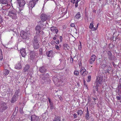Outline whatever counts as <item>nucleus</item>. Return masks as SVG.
I'll use <instances>...</instances> for the list:
<instances>
[{
    "instance_id": "obj_7",
    "label": "nucleus",
    "mask_w": 121,
    "mask_h": 121,
    "mask_svg": "<svg viewBox=\"0 0 121 121\" xmlns=\"http://www.w3.org/2000/svg\"><path fill=\"white\" fill-rule=\"evenodd\" d=\"M80 73L83 76H86L88 73V72L84 67H82L80 69Z\"/></svg>"
},
{
    "instance_id": "obj_9",
    "label": "nucleus",
    "mask_w": 121,
    "mask_h": 121,
    "mask_svg": "<svg viewBox=\"0 0 121 121\" xmlns=\"http://www.w3.org/2000/svg\"><path fill=\"white\" fill-rule=\"evenodd\" d=\"M102 77L101 76H99L97 77V79L95 82V84H100L101 85V83L102 81Z\"/></svg>"
},
{
    "instance_id": "obj_18",
    "label": "nucleus",
    "mask_w": 121,
    "mask_h": 121,
    "mask_svg": "<svg viewBox=\"0 0 121 121\" xmlns=\"http://www.w3.org/2000/svg\"><path fill=\"white\" fill-rule=\"evenodd\" d=\"M49 75L48 73L42 74V79L43 80L46 79L48 77Z\"/></svg>"
},
{
    "instance_id": "obj_35",
    "label": "nucleus",
    "mask_w": 121,
    "mask_h": 121,
    "mask_svg": "<svg viewBox=\"0 0 121 121\" xmlns=\"http://www.w3.org/2000/svg\"><path fill=\"white\" fill-rule=\"evenodd\" d=\"M91 77L90 75L88 76V78L87 79V82H90L91 80Z\"/></svg>"
},
{
    "instance_id": "obj_2",
    "label": "nucleus",
    "mask_w": 121,
    "mask_h": 121,
    "mask_svg": "<svg viewBox=\"0 0 121 121\" xmlns=\"http://www.w3.org/2000/svg\"><path fill=\"white\" fill-rule=\"evenodd\" d=\"M18 2L19 6V11L18 13L20 14H22V12L21 11L22 10L23 7L25 4V1L24 0H18Z\"/></svg>"
},
{
    "instance_id": "obj_29",
    "label": "nucleus",
    "mask_w": 121,
    "mask_h": 121,
    "mask_svg": "<svg viewBox=\"0 0 121 121\" xmlns=\"http://www.w3.org/2000/svg\"><path fill=\"white\" fill-rule=\"evenodd\" d=\"M9 71L7 69H5L4 71V74L6 75L8 74L9 73Z\"/></svg>"
},
{
    "instance_id": "obj_30",
    "label": "nucleus",
    "mask_w": 121,
    "mask_h": 121,
    "mask_svg": "<svg viewBox=\"0 0 121 121\" xmlns=\"http://www.w3.org/2000/svg\"><path fill=\"white\" fill-rule=\"evenodd\" d=\"M77 113L79 115L81 116L83 112L81 110H80L78 111Z\"/></svg>"
},
{
    "instance_id": "obj_53",
    "label": "nucleus",
    "mask_w": 121,
    "mask_h": 121,
    "mask_svg": "<svg viewBox=\"0 0 121 121\" xmlns=\"http://www.w3.org/2000/svg\"><path fill=\"white\" fill-rule=\"evenodd\" d=\"M59 96L58 97H59V98L60 99V100H62V98L61 97V96Z\"/></svg>"
},
{
    "instance_id": "obj_3",
    "label": "nucleus",
    "mask_w": 121,
    "mask_h": 121,
    "mask_svg": "<svg viewBox=\"0 0 121 121\" xmlns=\"http://www.w3.org/2000/svg\"><path fill=\"white\" fill-rule=\"evenodd\" d=\"M29 34V33L28 32H26L22 30L21 31L20 35L22 38L25 39L27 38Z\"/></svg>"
},
{
    "instance_id": "obj_5",
    "label": "nucleus",
    "mask_w": 121,
    "mask_h": 121,
    "mask_svg": "<svg viewBox=\"0 0 121 121\" xmlns=\"http://www.w3.org/2000/svg\"><path fill=\"white\" fill-rule=\"evenodd\" d=\"M34 48L35 49H37L39 47L38 40L36 37H35L34 38Z\"/></svg>"
},
{
    "instance_id": "obj_8",
    "label": "nucleus",
    "mask_w": 121,
    "mask_h": 121,
    "mask_svg": "<svg viewBox=\"0 0 121 121\" xmlns=\"http://www.w3.org/2000/svg\"><path fill=\"white\" fill-rule=\"evenodd\" d=\"M38 0H33L30 1L29 5V9H32L35 6L36 4V2L38 1Z\"/></svg>"
},
{
    "instance_id": "obj_22",
    "label": "nucleus",
    "mask_w": 121,
    "mask_h": 121,
    "mask_svg": "<svg viewBox=\"0 0 121 121\" xmlns=\"http://www.w3.org/2000/svg\"><path fill=\"white\" fill-rule=\"evenodd\" d=\"M81 16L80 13L79 12H78L76 14V15L75 17V19H78Z\"/></svg>"
},
{
    "instance_id": "obj_59",
    "label": "nucleus",
    "mask_w": 121,
    "mask_h": 121,
    "mask_svg": "<svg viewBox=\"0 0 121 121\" xmlns=\"http://www.w3.org/2000/svg\"><path fill=\"white\" fill-rule=\"evenodd\" d=\"M59 60L61 61V59H59Z\"/></svg>"
},
{
    "instance_id": "obj_24",
    "label": "nucleus",
    "mask_w": 121,
    "mask_h": 121,
    "mask_svg": "<svg viewBox=\"0 0 121 121\" xmlns=\"http://www.w3.org/2000/svg\"><path fill=\"white\" fill-rule=\"evenodd\" d=\"M17 98L15 96H13L11 100V102L12 103H13L15 102L17 99Z\"/></svg>"
},
{
    "instance_id": "obj_10",
    "label": "nucleus",
    "mask_w": 121,
    "mask_h": 121,
    "mask_svg": "<svg viewBox=\"0 0 121 121\" xmlns=\"http://www.w3.org/2000/svg\"><path fill=\"white\" fill-rule=\"evenodd\" d=\"M31 121H39L40 119L39 117L35 115H32L31 116Z\"/></svg>"
},
{
    "instance_id": "obj_1",
    "label": "nucleus",
    "mask_w": 121,
    "mask_h": 121,
    "mask_svg": "<svg viewBox=\"0 0 121 121\" xmlns=\"http://www.w3.org/2000/svg\"><path fill=\"white\" fill-rule=\"evenodd\" d=\"M9 17L14 20H16L17 18L16 12L14 10H10L8 14Z\"/></svg>"
},
{
    "instance_id": "obj_56",
    "label": "nucleus",
    "mask_w": 121,
    "mask_h": 121,
    "mask_svg": "<svg viewBox=\"0 0 121 121\" xmlns=\"http://www.w3.org/2000/svg\"><path fill=\"white\" fill-rule=\"evenodd\" d=\"M94 119L93 118H92L91 120L92 121H94Z\"/></svg>"
},
{
    "instance_id": "obj_49",
    "label": "nucleus",
    "mask_w": 121,
    "mask_h": 121,
    "mask_svg": "<svg viewBox=\"0 0 121 121\" xmlns=\"http://www.w3.org/2000/svg\"><path fill=\"white\" fill-rule=\"evenodd\" d=\"M50 107L51 109H53V107L52 104H50Z\"/></svg>"
},
{
    "instance_id": "obj_13",
    "label": "nucleus",
    "mask_w": 121,
    "mask_h": 121,
    "mask_svg": "<svg viewBox=\"0 0 121 121\" xmlns=\"http://www.w3.org/2000/svg\"><path fill=\"white\" fill-rule=\"evenodd\" d=\"M20 52L21 54L23 57H24L26 55V54L25 48H22L20 50Z\"/></svg>"
},
{
    "instance_id": "obj_61",
    "label": "nucleus",
    "mask_w": 121,
    "mask_h": 121,
    "mask_svg": "<svg viewBox=\"0 0 121 121\" xmlns=\"http://www.w3.org/2000/svg\"><path fill=\"white\" fill-rule=\"evenodd\" d=\"M94 30H96V29L94 28Z\"/></svg>"
},
{
    "instance_id": "obj_36",
    "label": "nucleus",
    "mask_w": 121,
    "mask_h": 121,
    "mask_svg": "<svg viewBox=\"0 0 121 121\" xmlns=\"http://www.w3.org/2000/svg\"><path fill=\"white\" fill-rule=\"evenodd\" d=\"M74 73L75 75L76 76H78L79 74V73L78 71H74Z\"/></svg>"
},
{
    "instance_id": "obj_47",
    "label": "nucleus",
    "mask_w": 121,
    "mask_h": 121,
    "mask_svg": "<svg viewBox=\"0 0 121 121\" xmlns=\"http://www.w3.org/2000/svg\"><path fill=\"white\" fill-rule=\"evenodd\" d=\"M62 36H60V42H62Z\"/></svg>"
},
{
    "instance_id": "obj_39",
    "label": "nucleus",
    "mask_w": 121,
    "mask_h": 121,
    "mask_svg": "<svg viewBox=\"0 0 121 121\" xmlns=\"http://www.w3.org/2000/svg\"><path fill=\"white\" fill-rule=\"evenodd\" d=\"M80 45H79L78 46V49L79 50H81V49L82 47H81V43L80 42Z\"/></svg>"
},
{
    "instance_id": "obj_60",
    "label": "nucleus",
    "mask_w": 121,
    "mask_h": 121,
    "mask_svg": "<svg viewBox=\"0 0 121 121\" xmlns=\"http://www.w3.org/2000/svg\"><path fill=\"white\" fill-rule=\"evenodd\" d=\"M96 99L95 98H94V100H95Z\"/></svg>"
},
{
    "instance_id": "obj_45",
    "label": "nucleus",
    "mask_w": 121,
    "mask_h": 121,
    "mask_svg": "<svg viewBox=\"0 0 121 121\" xmlns=\"http://www.w3.org/2000/svg\"><path fill=\"white\" fill-rule=\"evenodd\" d=\"M76 0H71V2L73 4H74L75 3Z\"/></svg>"
},
{
    "instance_id": "obj_14",
    "label": "nucleus",
    "mask_w": 121,
    "mask_h": 121,
    "mask_svg": "<svg viewBox=\"0 0 121 121\" xmlns=\"http://www.w3.org/2000/svg\"><path fill=\"white\" fill-rule=\"evenodd\" d=\"M50 30L52 31L55 32L57 34L58 32V30L56 27L54 26L51 27L50 28Z\"/></svg>"
},
{
    "instance_id": "obj_32",
    "label": "nucleus",
    "mask_w": 121,
    "mask_h": 121,
    "mask_svg": "<svg viewBox=\"0 0 121 121\" xmlns=\"http://www.w3.org/2000/svg\"><path fill=\"white\" fill-rule=\"evenodd\" d=\"M81 0H76V1L75 2V6L76 7H77L78 6V2L80 1Z\"/></svg>"
},
{
    "instance_id": "obj_26",
    "label": "nucleus",
    "mask_w": 121,
    "mask_h": 121,
    "mask_svg": "<svg viewBox=\"0 0 121 121\" xmlns=\"http://www.w3.org/2000/svg\"><path fill=\"white\" fill-rule=\"evenodd\" d=\"M53 121H60V117H59L56 116L54 119Z\"/></svg>"
},
{
    "instance_id": "obj_51",
    "label": "nucleus",
    "mask_w": 121,
    "mask_h": 121,
    "mask_svg": "<svg viewBox=\"0 0 121 121\" xmlns=\"http://www.w3.org/2000/svg\"><path fill=\"white\" fill-rule=\"evenodd\" d=\"M33 52H30V57H32V54H33Z\"/></svg>"
},
{
    "instance_id": "obj_6",
    "label": "nucleus",
    "mask_w": 121,
    "mask_h": 121,
    "mask_svg": "<svg viewBox=\"0 0 121 121\" xmlns=\"http://www.w3.org/2000/svg\"><path fill=\"white\" fill-rule=\"evenodd\" d=\"M6 104L5 103H3L1 104L0 107V111L2 112L6 109L7 108Z\"/></svg>"
},
{
    "instance_id": "obj_33",
    "label": "nucleus",
    "mask_w": 121,
    "mask_h": 121,
    "mask_svg": "<svg viewBox=\"0 0 121 121\" xmlns=\"http://www.w3.org/2000/svg\"><path fill=\"white\" fill-rule=\"evenodd\" d=\"M96 86H95V90L98 92V90H99V88H98V87L99 86H100L101 85H100V84H96Z\"/></svg>"
},
{
    "instance_id": "obj_16",
    "label": "nucleus",
    "mask_w": 121,
    "mask_h": 121,
    "mask_svg": "<svg viewBox=\"0 0 121 121\" xmlns=\"http://www.w3.org/2000/svg\"><path fill=\"white\" fill-rule=\"evenodd\" d=\"M39 71L42 73H44L46 70V69L44 66H43L41 67L39 69Z\"/></svg>"
},
{
    "instance_id": "obj_44",
    "label": "nucleus",
    "mask_w": 121,
    "mask_h": 121,
    "mask_svg": "<svg viewBox=\"0 0 121 121\" xmlns=\"http://www.w3.org/2000/svg\"><path fill=\"white\" fill-rule=\"evenodd\" d=\"M73 59L71 57L70 58V62L71 63H72L73 62Z\"/></svg>"
},
{
    "instance_id": "obj_21",
    "label": "nucleus",
    "mask_w": 121,
    "mask_h": 121,
    "mask_svg": "<svg viewBox=\"0 0 121 121\" xmlns=\"http://www.w3.org/2000/svg\"><path fill=\"white\" fill-rule=\"evenodd\" d=\"M20 91L19 90H16L15 91L14 94L13 96L18 98L19 96V92Z\"/></svg>"
},
{
    "instance_id": "obj_54",
    "label": "nucleus",
    "mask_w": 121,
    "mask_h": 121,
    "mask_svg": "<svg viewBox=\"0 0 121 121\" xmlns=\"http://www.w3.org/2000/svg\"><path fill=\"white\" fill-rule=\"evenodd\" d=\"M39 51L40 52H42V49L41 48H40L39 50Z\"/></svg>"
},
{
    "instance_id": "obj_43",
    "label": "nucleus",
    "mask_w": 121,
    "mask_h": 121,
    "mask_svg": "<svg viewBox=\"0 0 121 121\" xmlns=\"http://www.w3.org/2000/svg\"><path fill=\"white\" fill-rule=\"evenodd\" d=\"M3 22V19L2 17H0V23H1Z\"/></svg>"
},
{
    "instance_id": "obj_58",
    "label": "nucleus",
    "mask_w": 121,
    "mask_h": 121,
    "mask_svg": "<svg viewBox=\"0 0 121 121\" xmlns=\"http://www.w3.org/2000/svg\"><path fill=\"white\" fill-rule=\"evenodd\" d=\"M67 44H64V46H67Z\"/></svg>"
},
{
    "instance_id": "obj_50",
    "label": "nucleus",
    "mask_w": 121,
    "mask_h": 121,
    "mask_svg": "<svg viewBox=\"0 0 121 121\" xmlns=\"http://www.w3.org/2000/svg\"><path fill=\"white\" fill-rule=\"evenodd\" d=\"M70 26L71 27H73L75 26V24L73 23H72L71 24Z\"/></svg>"
},
{
    "instance_id": "obj_34",
    "label": "nucleus",
    "mask_w": 121,
    "mask_h": 121,
    "mask_svg": "<svg viewBox=\"0 0 121 121\" xmlns=\"http://www.w3.org/2000/svg\"><path fill=\"white\" fill-rule=\"evenodd\" d=\"M3 58V56L2 55V51L0 49V59H2Z\"/></svg>"
},
{
    "instance_id": "obj_25",
    "label": "nucleus",
    "mask_w": 121,
    "mask_h": 121,
    "mask_svg": "<svg viewBox=\"0 0 121 121\" xmlns=\"http://www.w3.org/2000/svg\"><path fill=\"white\" fill-rule=\"evenodd\" d=\"M15 68L17 69H19L22 68V66L20 64H18L15 66Z\"/></svg>"
},
{
    "instance_id": "obj_48",
    "label": "nucleus",
    "mask_w": 121,
    "mask_h": 121,
    "mask_svg": "<svg viewBox=\"0 0 121 121\" xmlns=\"http://www.w3.org/2000/svg\"><path fill=\"white\" fill-rule=\"evenodd\" d=\"M73 116L74 118H76L77 117V114H74L73 115Z\"/></svg>"
},
{
    "instance_id": "obj_4",
    "label": "nucleus",
    "mask_w": 121,
    "mask_h": 121,
    "mask_svg": "<svg viewBox=\"0 0 121 121\" xmlns=\"http://www.w3.org/2000/svg\"><path fill=\"white\" fill-rule=\"evenodd\" d=\"M41 28L40 26H37L35 27V30L36 32V34L37 35H39V34L43 35L44 33L41 31Z\"/></svg>"
},
{
    "instance_id": "obj_62",
    "label": "nucleus",
    "mask_w": 121,
    "mask_h": 121,
    "mask_svg": "<svg viewBox=\"0 0 121 121\" xmlns=\"http://www.w3.org/2000/svg\"><path fill=\"white\" fill-rule=\"evenodd\" d=\"M99 1H101V0H99Z\"/></svg>"
},
{
    "instance_id": "obj_31",
    "label": "nucleus",
    "mask_w": 121,
    "mask_h": 121,
    "mask_svg": "<svg viewBox=\"0 0 121 121\" xmlns=\"http://www.w3.org/2000/svg\"><path fill=\"white\" fill-rule=\"evenodd\" d=\"M118 93L119 94L121 95V86H119L118 87Z\"/></svg>"
},
{
    "instance_id": "obj_38",
    "label": "nucleus",
    "mask_w": 121,
    "mask_h": 121,
    "mask_svg": "<svg viewBox=\"0 0 121 121\" xmlns=\"http://www.w3.org/2000/svg\"><path fill=\"white\" fill-rule=\"evenodd\" d=\"M108 64L106 63V62H105V64H103L102 65V66L103 67L105 68L106 67L107 65Z\"/></svg>"
},
{
    "instance_id": "obj_28",
    "label": "nucleus",
    "mask_w": 121,
    "mask_h": 121,
    "mask_svg": "<svg viewBox=\"0 0 121 121\" xmlns=\"http://www.w3.org/2000/svg\"><path fill=\"white\" fill-rule=\"evenodd\" d=\"M30 68V66L29 65H26L25 67H24V70L25 72L27 71Z\"/></svg>"
},
{
    "instance_id": "obj_19",
    "label": "nucleus",
    "mask_w": 121,
    "mask_h": 121,
    "mask_svg": "<svg viewBox=\"0 0 121 121\" xmlns=\"http://www.w3.org/2000/svg\"><path fill=\"white\" fill-rule=\"evenodd\" d=\"M46 54L47 56L50 57H52L53 56V51L50 50L47 52Z\"/></svg>"
},
{
    "instance_id": "obj_37",
    "label": "nucleus",
    "mask_w": 121,
    "mask_h": 121,
    "mask_svg": "<svg viewBox=\"0 0 121 121\" xmlns=\"http://www.w3.org/2000/svg\"><path fill=\"white\" fill-rule=\"evenodd\" d=\"M116 98L117 100H120V103H121V96L119 97L117 96L116 97Z\"/></svg>"
},
{
    "instance_id": "obj_46",
    "label": "nucleus",
    "mask_w": 121,
    "mask_h": 121,
    "mask_svg": "<svg viewBox=\"0 0 121 121\" xmlns=\"http://www.w3.org/2000/svg\"><path fill=\"white\" fill-rule=\"evenodd\" d=\"M55 43L57 44H58L59 43V40L57 39L56 42Z\"/></svg>"
},
{
    "instance_id": "obj_15",
    "label": "nucleus",
    "mask_w": 121,
    "mask_h": 121,
    "mask_svg": "<svg viewBox=\"0 0 121 121\" xmlns=\"http://www.w3.org/2000/svg\"><path fill=\"white\" fill-rule=\"evenodd\" d=\"M107 55L108 56L109 60H112L113 59V56L112 55V54L111 52L109 51H108L107 52Z\"/></svg>"
},
{
    "instance_id": "obj_23",
    "label": "nucleus",
    "mask_w": 121,
    "mask_h": 121,
    "mask_svg": "<svg viewBox=\"0 0 121 121\" xmlns=\"http://www.w3.org/2000/svg\"><path fill=\"white\" fill-rule=\"evenodd\" d=\"M86 120H88L89 118V113L88 108L86 110Z\"/></svg>"
},
{
    "instance_id": "obj_20",
    "label": "nucleus",
    "mask_w": 121,
    "mask_h": 121,
    "mask_svg": "<svg viewBox=\"0 0 121 121\" xmlns=\"http://www.w3.org/2000/svg\"><path fill=\"white\" fill-rule=\"evenodd\" d=\"M59 75H57L56 77L55 76L53 77L52 78L54 82H58L60 80L59 78H58V76H59Z\"/></svg>"
},
{
    "instance_id": "obj_12",
    "label": "nucleus",
    "mask_w": 121,
    "mask_h": 121,
    "mask_svg": "<svg viewBox=\"0 0 121 121\" xmlns=\"http://www.w3.org/2000/svg\"><path fill=\"white\" fill-rule=\"evenodd\" d=\"M96 57L94 55H93L91 56L89 61L90 64H91L94 63L96 59Z\"/></svg>"
},
{
    "instance_id": "obj_41",
    "label": "nucleus",
    "mask_w": 121,
    "mask_h": 121,
    "mask_svg": "<svg viewBox=\"0 0 121 121\" xmlns=\"http://www.w3.org/2000/svg\"><path fill=\"white\" fill-rule=\"evenodd\" d=\"M57 37V36L56 35H55L54 36L53 38V39L54 40H56Z\"/></svg>"
},
{
    "instance_id": "obj_42",
    "label": "nucleus",
    "mask_w": 121,
    "mask_h": 121,
    "mask_svg": "<svg viewBox=\"0 0 121 121\" xmlns=\"http://www.w3.org/2000/svg\"><path fill=\"white\" fill-rule=\"evenodd\" d=\"M55 47L56 48V49L58 50L59 49V47L58 45H55Z\"/></svg>"
},
{
    "instance_id": "obj_55",
    "label": "nucleus",
    "mask_w": 121,
    "mask_h": 121,
    "mask_svg": "<svg viewBox=\"0 0 121 121\" xmlns=\"http://www.w3.org/2000/svg\"><path fill=\"white\" fill-rule=\"evenodd\" d=\"M88 100H89V101L90 99V97H88Z\"/></svg>"
},
{
    "instance_id": "obj_52",
    "label": "nucleus",
    "mask_w": 121,
    "mask_h": 121,
    "mask_svg": "<svg viewBox=\"0 0 121 121\" xmlns=\"http://www.w3.org/2000/svg\"><path fill=\"white\" fill-rule=\"evenodd\" d=\"M48 101L49 102V103L50 104H51V100L49 98H48Z\"/></svg>"
},
{
    "instance_id": "obj_17",
    "label": "nucleus",
    "mask_w": 121,
    "mask_h": 121,
    "mask_svg": "<svg viewBox=\"0 0 121 121\" xmlns=\"http://www.w3.org/2000/svg\"><path fill=\"white\" fill-rule=\"evenodd\" d=\"M109 64L108 65L107 67V69H106V73H109V72L111 71L112 69L111 67V65L110 63H109Z\"/></svg>"
},
{
    "instance_id": "obj_40",
    "label": "nucleus",
    "mask_w": 121,
    "mask_h": 121,
    "mask_svg": "<svg viewBox=\"0 0 121 121\" xmlns=\"http://www.w3.org/2000/svg\"><path fill=\"white\" fill-rule=\"evenodd\" d=\"M93 26V25L92 23H91L89 26V28H92Z\"/></svg>"
},
{
    "instance_id": "obj_57",
    "label": "nucleus",
    "mask_w": 121,
    "mask_h": 121,
    "mask_svg": "<svg viewBox=\"0 0 121 121\" xmlns=\"http://www.w3.org/2000/svg\"><path fill=\"white\" fill-rule=\"evenodd\" d=\"M20 112L21 113H22L23 112V111L22 110L21 111H20Z\"/></svg>"
},
{
    "instance_id": "obj_27",
    "label": "nucleus",
    "mask_w": 121,
    "mask_h": 121,
    "mask_svg": "<svg viewBox=\"0 0 121 121\" xmlns=\"http://www.w3.org/2000/svg\"><path fill=\"white\" fill-rule=\"evenodd\" d=\"M0 3L6 4L7 3V0H0Z\"/></svg>"
},
{
    "instance_id": "obj_11",
    "label": "nucleus",
    "mask_w": 121,
    "mask_h": 121,
    "mask_svg": "<svg viewBox=\"0 0 121 121\" xmlns=\"http://www.w3.org/2000/svg\"><path fill=\"white\" fill-rule=\"evenodd\" d=\"M48 18L47 16L45 14H42L40 16V19L41 21L44 22Z\"/></svg>"
}]
</instances>
